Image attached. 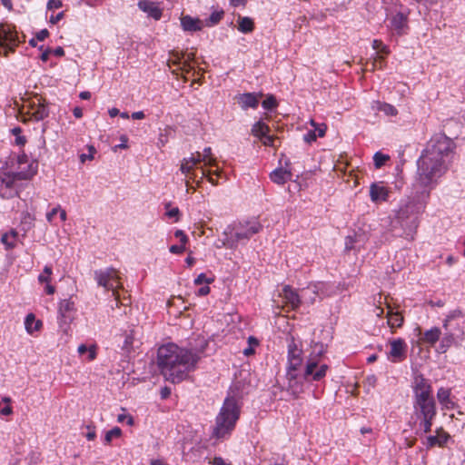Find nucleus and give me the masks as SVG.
Returning <instances> with one entry per match:
<instances>
[{"label": "nucleus", "mask_w": 465, "mask_h": 465, "mask_svg": "<svg viewBox=\"0 0 465 465\" xmlns=\"http://www.w3.org/2000/svg\"><path fill=\"white\" fill-rule=\"evenodd\" d=\"M312 351L304 360L301 342L292 338L287 345V361L285 367V388L294 398H298L309 387L311 382L321 381L329 371V365L322 362L326 352L322 342H312Z\"/></svg>", "instance_id": "f257e3e1"}, {"label": "nucleus", "mask_w": 465, "mask_h": 465, "mask_svg": "<svg viewBox=\"0 0 465 465\" xmlns=\"http://www.w3.org/2000/svg\"><path fill=\"white\" fill-rule=\"evenodd\" d=\"M456 144L444 134H436L429 141L426 148L417 161L415 185L429 193L439 180L449 170Z\"/></svg>", "instance_id": "f03ea898"}, {"label": "nucleus", "mask_w": 465, "mask_h": 465, "mask_svg": "<svg viewBox=\"0 0 465 465\" xmlns=\"http://www.w3.org/2000/svg\"><path fill=\"white\" fill-rule=\"evenodd\" d=\"M203 351L180 347L173 342L162 345L157 351L158 368L166 381L178 383L195 370Z\"/></svg>", "instance_id": "7ed1b4c3"}, {"label": "nucleus", "mask_w": 465, "mask_h": 465, "mask_svg": "<svg viewBox=\"0 0 465 465\" xmlns=\"http://www.w3.org/2000/svg\"><path fill=\"white\" fill-rule=\"evenodd\" d=\"M240 414L241 405L239 401L232 396L226 397L215 417L211 438L217 441L228 440L236 427Z\"/></svg>", "instance_id": "20e7f679"}, {"label": "nucleus", "mask_w": 465, "mask_h": 465, "mask_svg": "<svg viewBox=\"0 0 465 465\" xmlns=\"http://www.w3.org/2000/svg\"><path fill=\"white\" fill-rule=\"evenodd\" d=\"M75 303L72 298L62 300L58 304L57 324L60 339L66 343L72 337L73 330L71 324L75 319Z\"/></svg>", "instance_id": "39448f33"}, {"label": "nucleus", "mask_w": 465, "mask_h": 465, "mask_svg": "<svg viewBox=\"0 0 465 465\" xmlns=\"http://www.w3.org/2000/svg\"><path fill=\"white\" fill-rule=\"evenodd\" d=\"M20 114L23 123H26L28 120L38 122L48 116L49 110L40 98L35 97L23 104Z\"/></svg>", "instance_id": "423d86ee"}, {"label": "nucleus", "mask_w": 465, "mask_h": 465, "mask_svg": "<svg viewBox=\"0 0 465 465\" xmlns=\"http://www.w3.org/2000/svg\"><path fill=\"white\" fill-rule=\"evenodd\" d=\"M94 277L100 286H103L107 291H112V294L114 297L116 306H118L120 296L117 289L122 285L119 282L117 272L113 268H108L104 271L99 270L94 272Z\"/></svg>", "instance_id": "0eeeda50"}, {"label": "nucleus", "mask_w": 465, "mask_h": 465, "mask_svg": "<svg viewBox=\"0 0 465 465\" xmlns=\"http://www.w3.org/2000/svg\"><path fill=\"white\" fill-rule=\"evenodd\" d=\"M442 327L445 331L453 333L463 340L465 337V318L462 312L459 309L450 311L443 320Z\"/></svg>", "instance_id": "6e6552de"}, {"label": "nucleus", "mask_w": 465, "mask_h": 465, "mask_svg": "<svg viewBox=\"0 0 465 465\" xmlns=\"http://www.w3.org/2000/svg\"><path fill=\"white\" fill-rule=\"evenodd\" d=\"M16 165L15 171L11 173L19 181L30 180L37 173V162L30 160L24 152L18 154Z\"/></svg>", "instance_id": "1a4fd4ad"}, {"label": "nucleus", "mask_w": 465, "mask_h": 465, "mask_svg": "<svg viewBox=\"0 0 465 465\" xmlns=\"http://www.w3.org/2000/svg\"><path fill=\"white\" fill-rule=\"evenodd\" d=\"M18 45L19 40L15 28L9 25H1L0 48L3 49L4 55L7 56L9 53H13Z\"/></svg>", "instance_id": "9d476101"}, {"label": "nucleus", "mask_w": 465, "mask_h": 465, "mask_svg": "<svg viewBox=\"0 0 465 465\" xmlns=\"http://www.w3.org/2000/svg\"><path fill=\"white\" fill-rule=\"evenodd\" d=\"M389 351L386 353L387 360L392 363H400L406 360L408 345L402 338H395L388 341Z\"/></svg>", "instance_id": "9b49d317"}, {"label": "nucleus", "mask_w": 465, "mask_h": 465, "mask_svg": "<svg viewBox=\"0 0 465 465\" xmlns=\"http://www.w3.org/2000/svg\"><path fill=\"white\" fill-rule=\"evenodd\" d=\"M413 401L434 400L430 382L422 376L416 377L413 386Z\"/></svg>", "instance_id": "f8f14e48"}, {"label": "nucleus", "mask_w": 465, "mask_h": 465, "mask_svg": "<svg viewBox=\"0 0 465 465\" xmlns=\"http://www.w3.org/2000/svg\"><path fill=\"white\" fill-rule=\"evenodd\" d=\"M318 298L324 299L327 297L334 296L349 288L345 282H339L338 284L331 282H314Z\"/></svg>", "instance_id": "ddd939ff"}, {"label": "nucleus", "mask_w": 465, "mask_h": 465, "mask_svg": "<svg viewBox=\"0 0 465 465\" xmlns=\"http://www.w3.org/2000/svg\"><path fill=\"white\" fill-rule=\"evenodd\" d=\"M415 418H435L437 408L435 401H412Z\"/></svg>", "instance_id": "4468645a"}, {"label": "nucleus", "mask_w": 465, "mask_h": 465, "mask_svg": "<svg viewBox=\"0 0 465 465\" xmlns=\"http://www.w3.org/2000/svg\"><path fill=\"white\" fill-rule=\"evenodd\" d=\"M18 181L11 173H5L0 176V196L11 198L16 194L15 182Z\"/></svg>", "instance_id": "2eb2a0df"}, {"label": "nucleus", "mask_w": 465, "mask_h": 465, "mask_svg": "<svg viewBox=\"0 0 465 465\" xmlns=\"http://www.w3.org/2000/svg\"><path fill=\"white\" fill-rule=\"evenodd\" d=\"M390 188L384 182H375L370 185V198L372 203L386 202L390 196Z\"/></svg>", "instance_id": "dca6fc26"}, {"label": "nucleus", "mask_w": 465, "mask_h": 465, "mask_svg": "<svg viewBox=\"0 0 465 465\" xmlns=\"http://www.w3.org/2000/svg\"><path fill=\"white\" fill-rule=\"evenodd\" d=\"M200 163L201 153L196 152L195 153H193L191 157L183 159L180 170L186 177L191 180H194L196 175L194 174L193 171Z\"/></svg>", "instance_id": "f3484780"}, {"label": "nucleus", "mask_w": 465, "mask_h": 465, "mask_svg": "<svg viewBox=\"0 0 465 465\" xmlns=\"http://www.w3.org/2000/svg\"><path fill=\"white\" fill-rule=\"evenodd\" d=\"M262 96V93H244L240 94L237 97V100L242 110H247L249 108L256 109Z\"/></svg>", "instance_id": "a211bd4d"}, {"label": "nucleus", "mask_w": 465, "mask_h": 465, "mask_svg": "<svg viewBox=\"0 0 465 465\" xmlns=\"http://www.w3.org/2000/svg\"><path fill=\"white\" fill-rule=\"evenodd\" d=\"M137 5L141 11L147 14L149 17H152L156 21L160 20L163 16V10L154 2L150 0H140Z\"/></svg>", "instance_id": "6ab92c4d"}, {"label": "nucleus", "mask_w": 465, "mask_h": 465, "mask_svg": "<svg viewBox=\"0 0 465 465\" xmlns=\"http://www.w3.org/2000/svg\"><path fill=\"white\" fill-rule=\"evenodd\" d=\"M280 295L282 297L284 302L292 309H297L302 302L301 293L299 294L290 285H285Z\"/></svg>", "instance_id": "aec40b11"}, {"label": "nucleus", "mask_w": 465, "mask_h": 465, "mask_svg": "<svg viewBox=\"0 0 465 465\" xmlns=\"http://www.w3.org/2000/svg\"><path fill=\"white\" fill-rule=\"evenodd\" d=\"M181 26L185 32H197L203 30L204 26V23L203 20L197 17H193L189 15H183L180 18Z\"/></svg>", "instance_id": "412c9836"}, {"label": "nucleus", "mask_w": 465, "mask_h": 465, "mask_svg": "<svg viewBox=\"0 0 465 465\" xmlns=\"http://www.w3.org/2000/svg\"><path fill=\"white\" fill-rule=\"evenodd\" d=\"M387 324L391 329V333L395 332L396 328H401L404 322V317L401 312L395 311L391 305H387Z\"/></svg>", "instance_id": "4be33fe9"}, {"label": "nucleus", "mask_w": 465, "mask_h": 465, "mask_svg": "<svg viewBox=\"0 0 465 465\" xmlns=\"http://www.w3.org/2000/svg\"><path fill=\"white\" fill-rule=\"evenodd\" d=\"M437 400L442 410H453L455 408V402L451 399V390L450 388H439L437 391Z\"/></svg>", "instance_id": "5701e85b"}, {"label": "nucleus", "mask_w": 465, "mask_h": 465, "mask_svg": "<svg viewBox=\"0 0 465 465\" xmlns=\"http://www.w3.org/2000/svg\"><path fill=\"white\" fill-rule=\"evenodd\" d=\"M232 230L237 231L240 232H258L262 230L260 223L256 219H252L250 221H245L244 223L238 222L232 224Z\"/></svg>", "instance_id": "b1692460"}, {"label": "nucleus", "mask_w": 465, "mask_h": 465, "mask_svg": "<svg viewBox=\"0 0 465 465\" xmlns=\"http://www.w3.org/2000/svg\"><path fill=\"white\" fill-rule=\"evenodd\" d=\"M462 339H460L458 336L454 335L453 333H450L449 331H445L443 337L441 338L440 344L437 348V351L439 353H445L449 348H450L452 345L459 344Z\"/></svg>", "instance_id": "393cba45"}, {"label": "nucleus", "mask_w": 465, "mask_h": 465, "mask_svg": "<svg viewBox=\"0 0 465 465\" xmlns=\"http://www.w3.org/2000/svg\"><path fill=\"white\" fill-rule=\"evenodd\" d=\"M391 28L398 34L403 35L408 28V19L402 13H397L391 20Z\"/></svg>", "instance_id": "a878e982"}, {"label": "nucleus", "mask_w": 465, "mask_h": 465, "mask_svg": "<svg viewBox=\"0 0 465 465\" xmlns=\"http://www.w3.org/2000/svg\"><path fill=\"white\" fill-rule=\"evenodd\" d=\"M53 274L52 267L49 265L45 266L43 272L38 276V282L42 284H45V292L48 295H52L55 292V288L52 284H50L51 282V276Z\"/></svg>", "instance_id": "bb28decb"}, {"label": "nucleus", "mask_w": 465, "mask_h": 465, "mask_svg": "<svg viewBox=\"0 0 465 465\" xmlns=\"http://www.w3.org/2000/svg\"><path fill=\"white\" fill-rule=\"evenodd\" d=\"M43 327V322L36 319L34 313H28L25 318V329L29 335H35Z\"/></svg>", "instance_id": "cd10ccee"}, {"label": "nucleus", "mask_w": 465, "mask_h": 465, "mask_svg": "<svg viewBox=\"0 0 465 465\" xmlns=\"http://www.w3.org/2000/svg\"><path fill=\"white\" fill-rule=\"evenodd\" d=\"M441 336V331L439 327H431L430 329L425 331L423 332L422 337L420 338L423 343L429 344L430 346H434L437 341H440Z\"/></svg>", "instance_id": "c85d7f7f"}, {"label": "nucleus", "mask_w": 465, "mask_h": 465, "mask_svg": "<svg viewBox=\"0 0 465 465\" xmlns=\"http://www.w3.org/2000/svg\"><path fill=\"white\" fill-rule=\"evenodd\" d=\"M271 180L277 184H284L291 180L292 173L282 168H277L270 173Z\"/></svg>", "instance_id": "c756f323"}, {"label": "nucleus", "mask_w": 465, "mask_h": 465, "mask_svg": "<svg viewBox=\"0 0 465 465\" xmlns=\"http://www.w3.org/2000/svg\"><path fill=\"white\" fill-rule=\"evenodd\" d=\"M314 283L309 284L306 288L301 291V300L305 303L312 304L318 298Z\"/></svg>", "instance_id": "7c9ffc66"}, {"label": "nucleus", "mask_w": 465, "mask_h": 465, "mask_svg": "<svg viewBox=\"0 0 465 465\" xmlns=\"http://www.w3.org/2000/svg\"><path fill=\"white\" fill-rule=\"evenodd\" d=\"M163 215L167 221L171 223H176L180 219L181 213L179 208L173 205L172 203H165Z\"/></svg>", "instance_id": "2f4dec72"}, {"label": "nucleus", "mask_w": 465, "mask_h": 465, "mask_svg": "<svg viewBox=\"0 0 465 465\" xmlns=\"http://www.w3.org/2000/svg\"><path fill=\"white\" fill-rule=\"evenodd\" d=\"M56 215H59L61 223H64L66 220V212L59 204H56L46 213V220L51 223H56Z\"/></svg>", "instance_id": "473e14b6"}, {"label": "nucleus", "mask_w": 465, "mask_h": 465, "mask_svg": "<svg viewBox=\"0 0 465 465\" xmlns=\"http://www.w3.org/2000/svg\"><path fill=\"white\" fill-rule=\"evenodd\" d=\"M201 153V163H203L204 166L216 167L217 160L213 154L212 148L206 147Z\"/></svg>", "instance_id": "72a5a7b5"}, {"label": "nucleus", "mask_w": 465, "mask_h": 465, "mask_svg": "<svg viewBox=\"0 0 465 465\" xmlns=\"http://www.w3.org/2000/svg\"><path fill=\"white\" fill-rule=\"evenodd\" d=\"M238 30L243 34L252 33L254 30V22L248 16L239 17Z\"/></svg>", "instance_id": "f704fd0d"}, {"label": "nucleus", "mask_w": 465, "mask_h": 465, "mask_svg": "<svg viewBox=\"0 0 465 465\" xmlns=\"http://www.w3.org/2000/svg\"><path fill=\"white\" fill-rule=\"evenodd\" d=\"M224 12L223 9H215L212 12L210 16L203 21L205 27H212L221 22L223 18Z\"/></svg>", "instance_id": "c9c22d12"}, {"label": "nucleus", "mask_w": 465, "mask_h": 465, "mask_svg": "<svg viewBox=\"0 0 465 465\" xmlns=\"http://www.w3.org/2000/svg\"><path fill=\"white\" fill-rule=\"evenodd\" d=\"M269 126L262 121L255 123L252 128V134L254 136L258 137L259 139H261L262 136H265V134H269Z\"/></svg>", "instance_id": "e433bc0d"}, {"label": "nucleus", "mask_w": 465, "mask_h": 465, "mask_svg": "<svg viewBox=\"0 0 465 465\" xmlns=\"http://www.w3.org/2000/svg\"><path fill=\"white\" fill-rule=\"evenodd\" d=\"M200 169L202 173L201 179L206 177L212 184L216 185L218 183V181L213 178V175H215L217 178L221 177L222 171L220 169L216 168L214 171L206 170L203 167H201Z\"/></svg>", "instance_id": "4c0bfd02"}, {"label": "nucleus", "mask_w": 465, "mask_h": 465, "mask_svg": "<svg viewBox=\"0 0 465 465\" xmlns=\"http://www.w3.org/2000/svg\"><path fill=\"white\" fill-rule=\"evenodd\" d=\"M435 418H416L417 420H419V424H418V430H417V434H419V432H422V433H428L431 430V426H432V422H433V420Z\"/></svg>", "instance_id": "58836bf2"}, {"label": "nucleus", "mask_w": 465, "mask_h": 465, "mask_svg": "<svg viewBox=\"0 0 465 465\" xmlns=\"http://www.w3.org/2000/svg\"><path fill=\"white\" fill-rule=\"evenodd\" d=\"M178 235L180 236L179 243L173 244L169 248V251L174 254L183 253L186 249L185 246H186V243L188 241L186 234H178Z\"/></svg>", "instance_id": "ea45409f"}, {"label": "nucleus", "mask_w": 465, "mask_h": 465, "mask_svg": "<svg viewBox=\"0 0 465 465\" xmlns=\"http://www.w3.org/2000/svg\"><path fill=\"white\" fill-rule=\"evenodd\" d=\"M122 436V430L119 427H114L107 430L104 434V444L110 445L114 440L119 439Z\"/></svg>", "instance_id": "a19ab883"}, {"label": "nucleus", "mask_w": 465, "mask_h": 465, "mask_svg": "<svg viewBox=\"0 0 465 465\" xmlns=\"http://www.w3.org/2000/svg\"><path fill=\"white\" fill-rule=\"evenodd\" d=\"M372 47L373 49L378 51V60H382L384 56L388 55L390 54L389 47L384 45L381 40L375 39L372 42Z\"/></svg>", "instance_id": "79ce46f5"}, {"label": "nucleus", "mask_w": 465, "mask_h": 465, "mask_svg": "<svg viewBox=\"0 0 465 465\" xmlns=\"http://www.w3.org/2000/svg\"><path fill=\"white\" fill-rule=\"evenodd\" d=\"M11 134L15 136V144L20 147H24L27 143V139L22 134V128L15 126L11 129Z\"/></svg>", "instance_id": "37998d69"}, {"label": "nucleus", "mask_w": 465, "mask_h": 465, "mask_svg": "<svg viewBox=\"0 0 465 465\" xmlns=\"http://www.w3.org/2000/svg\"><path fill=\"white\" fill-rule=\"evenodd\" d=\"M377 109L388 116H396L398 114L397 108L388 103L377 102Z\"/></svg>", "instance_id": "c03bdc74"}, {"label": "nucleus", "mask_w": 465, "mask_h": 465, "mask_svg": "<svg viewBox=\"0 0 465 465\" xmlns=\"http://www.w3.org/2000/svg\"><path fill=\"white\" fill-rule=\"evenodd\" d=\"M35 222V217L29 213H24L21 218V230L29 231L32 229Z\"/></svg>", "instance_id": "a18cd8bd"}, {"label": "nucleus", "mask_w": 465, "mask_h": 465, "mask_svg": "<svg viewBox=\"0 0 465 465\" xmlns=\"http://www.w3.org/2000/svg\"><path fill=\"white\" fill-rule=\"evenodd\" d=\"M11 398L4 397L0 401V415L2 416H9L13 413V409L10 405Z\"/></svg>", "instance_id": "49530a36"}, {"label": "nucleus", "mask_w": 465, "mask_h": 465, "mask_svg": "<svg viewBox=\"0 0 465 465\" xmlns=\"http://www.w3.org/2000/svg\"><path fill=\"white\" fill-rule=\"evenodd\" d=\"M16 236L17 234H2L1 242L5 245L7 249L13 248L17 242Z\"/></svg>", "instance_id": "de8ad7c7"}, {"label": "nucleus", "mask_w": 465, "mask_h": 465, "mask_svg": "<svg viewBox=\"0 0 465 465\" xmlns=\"http://www.w3.org/2000/svg\"><path fill=\"white\" fill-rule=\"evenodd\" d=\"M262 105L265 110H272L278 106V103L274 95L268 94L266 98L262 101Z\"/></svg>", "instance_id": "09e8293b"}, {"label": "nucleus", "mask_w": 465, "mask_h": 465, "mask_svg": "<svg viewBox=\"0 0 465 465\" xmlns=\"http://www.w3.org/2000/svg\"><path fill=\"white\" fill-rule=\"evenodd\" d=\"M310 124L314 128L318 137H323L327 131V125L325 124H317L313 119L310 120Z\"/></svg>", "instance_id": "8fccbe9b"}, {"label": "nucleus", "mask_w": 465, "mask_h": 465, "mask_svg": "<svg viewBox=\"0 0 465 465\" xmlns=\"http://www.w3.org/2000/svg\"><path fill=\"white\" fill-rule=\"evenodd\" d=\"M389 155L377 152L373 156L375 167L377 169L381 168L389 160Z\"/></svg>", "instance_id": "3c124183"}, {"label": "nucleus", "mask_w": 465, "mask_h": 465, "mask_svg": "<svg viewBox=\"0 0 465 465\" xmlns=\"http://www.w3.org/2000/svg\"><path fill=\"white\" fill-rule=\"evenodd\" d=\"M435 433L438 436L439 447L444 446L448 441L450 435L444 431L443 428L441 427L436 429Z\"/></svg>", "instance_id": "603ef678"}, {"label": "nucleus", "mask_w": 465, "mask_h": 465, "mask_svg": "<svg viewBox=\"0 0 465 465\" xmlns=\"http://www.w3.org/2000/svg\"><path fill=\"white\" fill-rule=\"evenodd\" d=\"M117 421L120 423L125 422L128 426L134 425V418L126 413V411L124 409L122 410V413L118 414L117 416Z\"/></svg>", "instance_id": "864d4df0"}, {"label": "nucleus", "mask_w": 465, "mask_h": 465, "mask_svg": "<svg viewBox=\"0 0 465 465\" xmlns=\"http://www.w3.org/2000/svg\"><path fill=\"white\" fill-rule=\"evenodd\" d=\"M423 444L428 449L432 448L434 446H439L438 436L435 434V435H430V436L426 437L425 440L423 441Z\"/></svg>", "instance_id": "5fc2aeb1"}, {"label": "nucleus", "mask_w": 465, "mask_h": 465, "mask_svg": "<svg viewBox=\"0 0 465 465\" xmlns=\"http://www.w3.org/2000/svg\"><path fill=\"white\" fill-rule=\"evenodd\" d=\"M213 282V278H208L205 273H200L195 279H194V284L195 285H201L203 283L210 284Z\"/></svg>", "instance_id": "6e6d98bb"}, {"label": "nucleus", "mask_w": 465, "mask_h": 465, "mask_svg": "<svg viewBox=\"0 0 465 465\" xmlns=\"http://www.w3.org/2000/svg\"><path fill=\"white\" fill-rule=\"evenodd\" d=\"M88 151L89 153H82L80 155V160L82 163H84L87 160L91 161L94 159V153H96L94 147L93 145L88 146Z\"/></svg>", "instance_id": "4d7b16f0"}, {"label": "nucleus", "mask_w": 465, "mask_h": 465, "mask_svg": "<svg viewBox=\"0 0 465 465\" xmlns=\"http://www.w3.org/2000/svg\"><path fill=\"white\" fill-rule=\"evenodd\" d=\"M87 433L85 434V437L88 440H94L96 438V430L95 427L94 425H86Z\"/></svg>", "instance_id": "13d9d810"}, {"label": "nucleus", "mask_w": 465, "mask_h": 465, "mask_svg": "<svg viewBox=\"0 0 465 465\" xmlns=\"http://www.w3.org/2000/svg\"><path fill=\"white\" fill-rule=\"evenodd\" d=\"M62 6H63V3L61 0H49L47 2V9L48 10L59 9Z\"/></svg>", "instance_id": "bf43d9fd"}, {"label": "nucleus", "mask_w": 465, "mask_h": 465, "mask_svg": "<svg viewBox=\"0 0 465 465\" xmlns=\"http://www.w3.org/2000/svg\"><path fill=\"white\" fill-rule=\"evenodd\" d=\"M317 137H318V136H317V134H316L315 131L311 130V131H309L307 134H304V136H303V140H304L306 143H312V142L316 141Z\"/></svg>", "instance_id": "052dcab7"}, {"label": "nucleus", "mask_w": 465, "mask_h": 465, "mask_svg": "<svg viewBox=\"0 0 465 465\" xmlns=\"http://www.w3.org/2000/svg\"><path fill=\"white\" fill-rule=\"evenodd\" d=\"M357 236H358V234H349L346 237V242H345L346 249H352L353 248V242H356V237Z\"/></svg>", "instance_id": "680f3d73"}, {"label": "nucleus", "mask_w": 465, "mask_h": 465, "mask_svg": "<svg viewBox=\"0 0 465 465\" xmlns=\"http://www.w3.org/2000/svg\"><path fill=\"white\" fill-rule=\"evenodd\" d=\"M64 16V12H60L56 15H50V18H49V22L53 25H55L57 24L60 20H62Z\"/></svg>", "instance_id": "e2e57ef3"}, {"label": "nucleus", "mask_w": 465, "mask_h": 465, "mask_svg": "<svg viewBox=\"0 0 465 465\" xmlns=\"http://www.w3.org/2000/svg\"><path fill=\"white\" fill-rule=\"evenodd\" d=\"M410 209H412V205L411 204H406L405 206L401 207V209L398 212V218L400 220H402L406 216V213L409 212Z\"/></svg>", "instance_id": "0e129e2a"}, {"label": "nucleus", "mask_w": 465, "mask_h": 465, "mask_svg": "<svg viewBox=\"0 0 465 465\" xmlns=\"http://www.w3.org/2000/svg\"><path fill=\"white\" fill-rule=\"evenodd\" d=\"M260 140L266 146H273L274 138L273 136L269 135L268 134H265V136H262Z\"/></svg>", "instance_id": "69168bd1"}, {"label": "nucleus", "mask_w": 465, "mask_h": 465, "mask_svg": "<svg viewBox=\"0 0 465 465\" xmlns=\"http://www.w3.org/2000/svg\"><path fill=\"white\" fill-rule=\"evenodd\" d=\"M87 360L89 361H94L96 358V346L91 345L88 349Z\"/></svg>", "instance_id": "338daca9"}, {"label": "nucleus", "mask_w": 465, "mask_h": 465, "mask_svg": "<svg viewBox=\"0 0 465 465\" xmlns=\"http://www.w3.org/2000/svg\"><path fill=\"white\" fill-rule=\"evenodd\" d=\"M49 35V32L47 29H42L39 32L36 33V39L38 41H44L45 38H47Z\"/></svg>", "instance_id": "774afa93"}]
</instances>
